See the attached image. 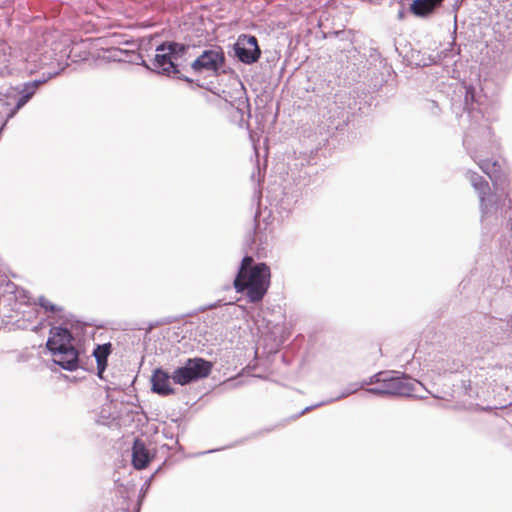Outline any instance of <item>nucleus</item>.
I'll list each match as a JSON object with an SVG mask.
<instances>
[{
	"mask_svg": "<svg viewBox=\"0 0 512 512\" xmlns=\"http://www.w3.org/2000/svg\"><path fill=\"white\" fill-rule=\"evenodd\" d=\"M226 57L220 46L204 50L191 64V70L196 74L205 72L214 76L225 73Z\"/></svg>",
	"mask_w": 512,
	"mask_h": 512,
	"instance_id": "5",
	"label": "nucleus"
},
{
	"mask_svg": "<svg viewBox=\"0 0 512 512\" xmlns=\"http://www.w3.org/2000/svg\"><path fill=\"white\" fill-rule=\"evenodd\" d=\"M386 382L390 396H410L417 391V386L421 385L420 382L413 380L406 376H389L386 373Z\"/></svg>",
	"mask_w": 512,
	"mask_h": 512,
	"instance_id": "7",
	"label": "nucleus"
},
{
	"mask_svg": "<svg viewBox=\"0 0 512 512\" xmlns=\"http://www.w3.org/2000/svg\"><path fill=\"white\" fill-rule=\"evenodd\" d=\"M235 56L244 64H253L258 61L261 50L257 38L253 35H241L234 44Z\"/></svg>",
	"mask_w": 512,
	"mask_h": 512,
	"instance_id": "6",
	"label": "nucleus"
},
{
	"mask_svg": "<svg viewBox=\"0 0 512 512\" xmlns=\"http://www.w3.org/2000/svg\"><path fill=\"white\" fill-rule=\"evenodd\" d=\"M480 169L489 177L494 187V194H490V188L487 181L475 172H468V178L471 185L478 193L480 206L483 213L491 211L497 202L508 197V182L506 176L502 173L501 165L498 161L491 159L480 160L478 162Z\"/></svg>",
	"mask_w": 512,
	"mask_h": 512,
	"instance_id": "2",
	"label": "nucleus"
},
{
	"mask_svg": "<svg viewBox=\"0 0 512 512\" xmlns=\"http://www.w3.org/2000/svg\"><path fill=\"white\" fill-rule=\"evenodd\" d=\"M111 353V343H106L102 345H97L93 351V355L97 362V374L100 378H102V374L104 373L107 366V359L109 354Z\"/></svg>",
	"mask_w": 512,
	"mask_h": 512,
	"instance_id": "15",
	"label": "nucleus"
},
{
	"mask_svg": "<svg viewBox=\"0 0 512 512\" xmlns=\"http://www.w3.org/2000/svg\"><path fill=\"white\" fill-rule=\"evenodd\" d=\"M126 45H131V46L135 47V44L134 43H130V42H126Z\"/></svg>",
	"mask_w": 512,
	"mask_h": 512,
	"instance_id": "22",
	"label": "nucleus"
},
{
	"mask_svg": "<svg viewBox=\"0 0 512 512\" xmlns=\"http://www.w3.org/2000/svg\"><path fill=\"white\" fill-rule=\"evenodd\" d=\"M190 49V45L187 44L175 41L163 42L156 48L157 54L153 60V68H150L142 56L139 53H135L134 49L123 50L116 48L111 50L110 57L114 61L136 63L158 74L165 76L174 75L178 79L192 83L191 78L180 74L181 69L184 68V63L188 60L187 54Z\"/></svg>",
	"mask_w": 512,
	"mask_h": 512,
	"instance_id": "1",
	"label": "nucleus"
},
{
	"mask_svg": "<svg viewBox=\"0 0 512 512\" xmlns=\"http://www.w3.org/2000/svg\"><path fill=\"white\" fill-rule=\"evenodd\" d=\"M499 3H507L509 2L510 0H497Z\"/></svg>",
	"mask_w": 512,
	"mask_h": 512,
	"instance_id": "20",
	"label": "nucleus"
},
{
	"mask_svg": "<svg viewBox=\"0 0 512 512\" xmlns=\"http://www.w3.org/2000/svg\"><path fill=\"white\" fill-rule=\"evenodd\" d=\"M463 88L465 90L464 109L468 113H472L476 110L481 112L480 106L482 102L480 101V96H478L476 89L473 86H464Z\"/></svg>",
	"mask_w": 512,
	"mask_h": 512,
	"instance_id": "16",
	"label": "nucleus"
},
{
	"mask_svg": "<svg viewBox=\"0 0 512 512\" xmlns=\"http://www.w3.org/2000/svg\"><path fill=\"white\" fill-rule=\"evenodd\" d=\"M403 17V12H400L399 13V18H402Z\"/></svg>",
	"mask_w": 512,
	"mask_h": 512,
	"instance_id": "23",
	"label": "nucleus"
},
{
	"mask_svg": "<svg viewBox=\"0 0 512 512\" xmlns=\"http://www.w3.org/2000/svg\"><path fill=\"white\" fill-rule=\"evenodd\" d=\"M153 455L146 448L145 443L140 439H135L132 447V464L135 469L142 470L146 468Z\"/></svg>",
	"mask_w": 512,
	"mask_h": 512,
	"instance_id": "11",
	"label": "nucleus"
},
{
	"mask_svg": "<svg viewBox=\"0 0 512 512\" xmlns=\"http://www.w3.org/2000/svg\"><path fill=\"white\" fill-rule=\"evenodd\" d=\"M212 370V363L200 357L189 358L183 366L172 373V381L181 386L207 377Z\"/></svg>",
	"mask_w": 512,
	"mask_h": 512,
	"instance_id": "4",
	"label": "nucleus"
},
{
	"mask_svg": "<svg viewBox=\"0 0 512 512\" xmlns=\"http://www.w3.org/2000/svg\"><path fill=\"white\" fill-rule=\"evenodd\" d=\"M26 61L33 64V68L29 69L30 72H33L34 69L49 65L52 61V55H48L47 51L33 53L27 56Z\"/></svg>",
	"mask_w": 512,
	"mask_h": 512,
	"instance_id": "17",
	"label": "nucleus"
},
{
	"mask_svg": "<svg viewBox=\"0 0 512 512\" xmlns=\"http://www.w3.org/2000/svg\"><path fill=\"white\" fill-rule=\"evenodd\" d=\"M38 305L45 309L46 311H50L53 313L62 311L61 307H58L55 304H52L48 299H46L44 296H40L38 298Z\"/></svg>",
	"mask_w": 512,
	"mask_h": 512,
	"instance_id": "19",
	"label": "nucleus"
},
{
	"mask_svg": "<svg viewBox=\"0 0 512 512\" xmlns=\"http://www.w3.org/2000/svg\"><path fill=\"white\" fill-rule=\"evenodd\" d=\"M46 80H34L24 84L23 89L20 92V96L16 102L14 109L10 113L12 117L19 109H21L35 94L39 85L44 83Z\"/></svg>",
	"mask_w": 512,
	"mask_h": 512,
	"instance_id": "12",
	"label": "nucleus"
},
{
	"mask_svg": "<svg viewBox=\"0 0 512 512\" xmlns=\"http://www.w3.org/2000/svg\"><path fill=\"white\" fill-rule=\"evenodd\" d=\"M374 383L379 384V386L373 387V388H368L366 390V392L374 394V395H389V393L386 392V390H388L387 389L388 384L386 382V372L377 373V374L373 375L372 377H370L368 380L362 381V385H371Z\"/></svg>",
	"mask_w": 512,
	"mask_h": 512,
	"instance_id": "14",
	"label": "nucleus"
},
{
	"mask_svg": "<svg viewBox=\"0 0 512 512\" xmlns=\"http://www.w3.org/2000/svg\"><path fill=\"white\" fill-rule=\"evenodd\" d=\"M72 340L73 336L67 328L54 326L50 329V337L47 340L46 346L48 349H63V347L72 346Z\"/></svg>",
	"mask_w": 512,
	"mask_h": 512,
	"instance_id": "10",
	"label": "nucleus"
},
{
	"mask_svg": "<svg viewBox=\"0 0 512 512\" xmlns=\"http://www.w3.org/2000/svg\"><path fill=\"white\" fill-rule=\"evenodd\" d=\"M211 309L218 307V304H212L209 306Z\"/></svg>",
	"mask_w": 512,
	"mask_h": 512,
	"instance_id": "21",
	"label": "nucleus"
},
{
	"mask_svg": "<svg viewBox=\"0 0 512 512\" xmlns=\"http://www.w3.org/2000/svg\"><path fill=\"white\" fill-rule=\"evenodd\" d=\"M171 379L172 375L161 368H157L151 377L152 391L162 396L173 394L174 389L170 386Z\"/></svg>",
	"mask_w": 512,
	"mask_h": 512,
	"instance_id": "9",
	"label": "nucleus"
},
{
	"mask_svg": "<svg viewBox=\"0 0 512 512\" xmlns=\"http://www.w3.org/2000/svg\"><path fill=\"white\" fill-rule=\"evenodd\" d=\"M443 0H414L410 6L411 12L416 16L425 17L431 14Z\"/></svg>",
	"mask_w": 512,
	"mask_h": 512,
	"instance_id": "13",
	"label": "nucleus"
},
{
	"mask_svg": "<svg viewBox=\"0 0 512 512\" xmlns=\"http://www.w3.org/2000/svg\"><path fill=\"white\" fill-rule=\"evenodd\" d=\"M365 385H362V382L361 383H351L349 384L343 391L342 393L335 397V398H332L330 400H327V401H324V402H321V403H318L314 406H309V407H306L302 412H301V415L305 414L306 412L310 411L312 408L314 407H319V406H322L324 404H327V403H331L333 401H336V400H340L342 398H345L351 394H354L355 392H357L359 389L363 388Z\"/></svg>",
	"mask_w": 512,
	"mask_h": 512,
	"instance_id": "18",
	"label": "nucleus"
},
{
	"mask_svg": "<svg viewBox=\"0 0 512 512\" xmlns=\"http://www.w3.org/2000/svg\"><path fill=\"white\" fill-rule=\"evenodd\" d=\"M270 278V268L267 264H254L253 257L246 255L241 261L233 284L235 290L238 293H245L251 303H258L268 291Z\"/></svg>",
	"mask_w": 512,
	"mask_h": 512,
	"instance_id": "3",
	"label": "nucleus"
},
{
	"mask_svg": "<svg viewBox=\"0 0 512 512\" xmlns=\"http://www.w3.org/2000/svg\"><path fill=\"white\" fill-rule=\"evenodd\" d=\"M54 355V363L61 368L73 371L78 367V352L73 346L48 349Z\"/></svg>",
	"mask_w": 512,
	"mask_h": 512,
	"instance_id": "8",
	"label": "nucleus"
}]
</instances>
